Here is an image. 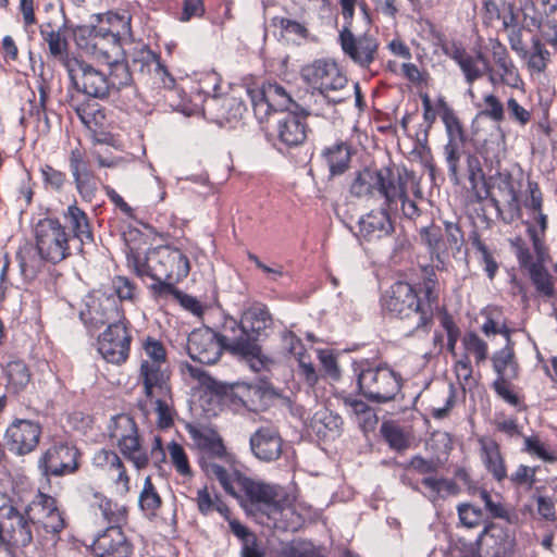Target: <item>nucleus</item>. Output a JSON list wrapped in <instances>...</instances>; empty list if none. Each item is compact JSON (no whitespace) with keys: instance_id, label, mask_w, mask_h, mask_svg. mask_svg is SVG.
<instances>
[{"instance_id":"nucleus-1","label":"nucleus","mask_w":557,"mask_h":557,"mask_svg":"<svg viewBox=\"0 0 557 557\" xmlns=\"http://www.w3.org/2000/svg\"><path fill=\"white\" fill-rule=\"evenodd\" d=\"M131 17L108 13L99 25L81 26L75 33L78 47L101 63H112L122 58L120 38L131 36Z\"/></svg>"},{"instance_id":"nucleus-2","label":"nucleus","mask_w":557,"mask_h":557,"mask_svg":"<svg viewBox=\"0 0 557 557\" xmlns=\"http://www.w3.org/2000/svg\"><path fill=\"white\" fill-rule=\"evenodd\" d=\"M428 301L422 302L413 287L406 282H396L382 297V308L392 315L407 321L411 330L425 327L432 320L431 286L426 285Z\"/></svg>"},{"instance_id":"nucleus-3","label":"nucleus","mask_w":557,"mask_h":557,"mask_svg":"<svg viewBox=\"0 0 557 557\" xmlns=\"http://www.w3.org/2000/svg\"><path fill=\"white\" fill-rule=\"evenodd\" d=\"M128 264L138 276H147L151 280L182 281L190 270V263L178 248L159 246L147 251L141 257L132 255Z\"/></svg>"},{"instance_id":"nucleus-4","label":"nucleus","mask_w":557,"mask_h":557,"mask_svg":"<svg viewBox=\"0 0 557 557\" xmlns=\"http://www.w3.org/2000/svg\"><path fill=\"white\" fill-rule=\"evenodd\" d=\"M301 76L307 84L333 103H339L349 97L348 79L333 60H314L302 67Z\"/></svg>"},{"instance_id":"nucleus-5","label":"nucleus","mask_w":557,"mask_h":557,"mask_svg":"<svg viewBox=\"0 0 557 557\" xmlns=\"http://www.w3.org/2000/svg\"><path fill=\"white\" fill-rule=\"evenodd\" d=\"M109 437L124 458L138 470L148 466L149 455L143 445L135 420L128 414L113 417L108 425Z\"/></svg>"},{"instance_id":"nucleus-6","label":"nucleus","mask_w":557,"mask_h":557,"mask_svg":"<svg viewBox=\"0 0 557 557\" xmlns=\"http://www.w3.org/2000/svg\"><path fill=\"white\" fill-rule=\"evenodd\" d=\"M358 385L367 399L384 404L400 392L401 377L386 366L368 367L358 374Z\"/></svg>"},{"instance_id":"nucleus-7","label":"nucleus","mask_w":557,"mask_h":557,"mask_svg":"<svg viewBox=\"0 0 557 557\" xmlns=\"http://www.w3.org/2000/svg\"><path fill=\"white\" fill-rule=\"evenodd\" d=\"M34 236L41 259L58 263L70 256L69 235L59 220H39L34 227Z\"/></svg>"},{"instance_id":"nucleus-8","label":"nucleus","mask_w":557,"mask_h":557,"mask_svg":"<svg viewBox=\"0 0 557 557\" xmlns=\"http://www.w3.org/2000/svg\"><path fill=\"white\" fill-rule=\"evenodd\" d=\"M356 0H341L342 14L346 20V25L339 33V42L343 51L354 62L361 66H369L375 59L379 44L370 35L355 37L350 30L354 16Z\"/></svg>"},{"instance_id":"nucleus-9","label":"nucleus","mask_w":557,"mask_h":557,"mask_svg":"<svg viewBox=\"0 0 557 557\" xmlns=\"http://www.w3.org/2000/svg\"><path fill=\"white\" fill-rule=\"evenodd\" d=\"M247 96L259 121L267 119L271 110L286 113L300 111L290 94L276 83H268L260 88H248Z\"/></svg>"},{"instance_id":"nucleus-10","label":"nucleus","mask_w":557,"mask_h":557,"mask_svg":"<svg viewBox=\"0 0 557 557\" xmlns=\"http://www.w3.org/2000/svg\"><path fill=\"white\" fill-rule=\"evenodd\" d=\"M64 66L73 86L90 97L103 99L110 95L107 74L77 58L65 59Z\"/></svg>"},{"instance_id":"nucleus-11","label":"nucleus","mask_w":557,"mask_h":557,"mask_svg":"<svg viewBox=\"0 0 557 557\" xmlns=\"http://www.w3.org/2000/svg\"><path fill=\"white\" fill-rule=\"evenodd\" d=\"M520 182L508 173H498L493 177L492 200L499 212L502 220L512 223L522 216L519 200Z\"/></svg>"},{"instance_id":"nucleus-12","label":"nucleus","mask_w":557,"mask_h":557,"mask_svg":"<svg viewBox=\"0 0 557 557\" xmlns=\"http://www.w3.org/2000/svg\"><path fill=\"white\" fill-rule=\"evenodd\" d=\"M222 349L230 350L234 355H240L249 358L252 369L258 370L262 366L260 359L261 349L257 343H253L246 335L240 323L230 319L223 324L222 332L218 333Z\"/></svg>"},{"instance_id":"nucleus-13","label":"nucleus","mask_w":557,"mask_h":557,"mask_svg":"<svg viewBox=\"0 0 557 557\" xmlns=\"http://www.w3.org/2000/svg\"><path fill=\"white\" fill-rule=\"evenodd\" d=\"M530 199L524 202V207L530 211L531 221L525 222L528 234L532 240L533 248L537 258L545 255L543 238L547 230V215L543 212V195L539 184L532 181L528 183Z\"/></svg>"},{"instance_id":"nucleus-14","label":"nucleus","mask_w":557,"mask_h":557,"mask_svg":"<svg viewBox=\"0 0 557 557\" xmlns=\"http://www.w3.org/2000/svg\"><path fill=\"white\" fill-rule=\"evenodd\" d=\"M129 344L126 325L122 321L113 322L98 337V351L108 362L121 364L128 358Z\"/></svg>"},{"instance_id":"nucleus-15","label":"nucleus","mask_w":557,"mask_h":557,"mask_svg":"<svg viewBox=\"0 0 557 557\" xmlns=\"http://www.w3.org/2000/svg\"><path fill=\"white\" fill-rule=\"evenodd\" d=\"M78 451L65 443L49 447L38 461L39 469L46 476H61L75 472L78 468Z\"/></svg>"},{"instance_id":"nucleus-16","label":"nucleus","mask_w":557,"mask_h":557,"mask_svg":"<svg viewBox=\"0 0 557 557\" xmlns=\"http://www.w3.org/2000/svg\"><path fill=\"white\" fill-rule=\"evenodd\" d=\"M41 426L27 419H15L7 429L4 440L10 451L22 456L33 451L40 440Z\"/></svg>"},{"instance_id":"nucleus-17","label":"nucleus","mask_w":557,"mask_h":557,"mask_svg":"<svg viewBox=\"0 0 557 557\" xmlns=\"http://www.w3.org/2000/svg\"><path fill=\"white\" fill-rule=\"evenodd\" d=\"M263 516L260 522L282 531L296 532L304 522V517L296 510V506L289 497H277Z\"/></svg>"},{"instance_id":"nucleus-18","label":"nucleus","mask_w":557,"mask_h":557,"mask_svg":"<svg viewBox=\"0 0 557 557\" xmlns=\"http://www.w3.org/2000/svg\"><path fill=\"white\" fill-rule=\"evenodd\" d=\"M219 335L209 327L194 330L187 338L189 357L203 364L215 363L222 354Z\"/></svg>"},{"instance_id":"nucleus-19","label":"nucleus","mask_w":557,"mask_h":557,"mask_svg":"<svg viewBox=\"0 0 557 557\" xmlns=\"http://www.w3.org/2000/svg\"><path fill=\"white\" fill-rule=\"evenodd\" d=\"M186 430L194 445L200 450L201 466L203 459L214 461V459H226L228 457L222 437L212 428L188 424Z\"/></svg>"},{"instance_id":"nucleus-20","label":"nucleus","mask_w":557,"mask_h":557,"mask_svg":"<svg viewBox=\"0 0 557 557\" xmlns=\"http://www.w3.org/2000/svg\"><path fill=\"white\" fill-rule=\"evenodd\" d=\"M98 557H128L132 547L120 525H110L91 544Z\"/></svg>"},{"instance_id":"nucleus-21","label":"nucleus","mask_w":557,"mask_h":557,"mask_svg":"<svg viewBox=\"0 0 557 557\" xmlns=\"http://www.w3.org/2000/svg\"><path fill=\"white\" fill-rule=\"evenodd\" d=\"M249 443L253 456L261 461H275L282 455L283 440L274 428H259L250 436Z\"/></svg>"},{"instance_id":"nucleus-22","label":"nucleus","mask_w":557,"mask_h":557,"mask_svg":"<svg viewBox=\"0 0 557 557\" xmlns=\"http://www.w3.org/2000/svg\"><path fill=\"white\" fill-rule=\"evenodd\" d=\"M272 395L270 386L264 382L236 383L232 386L230 398L233 405L247 410L257 411L265 405V399Z\"/></svg>"},{"instance_id":"nucleus-23","label":"nucleus","mask_w":557,"mask_h":557,"mask_svg":"<svg viewBox=\"0 0 557 557\" xmlns=\"http://www.w3.org/2000/svg\"><path fill=\"white\" fill-rule=\"evenodd\" d=\"M408 175L398 169L384 168L377 171L376 190L385 199V205L392 209L398 199L407 193Z\"/></svg>"},{"instance_id":"nucleus-24","label":"nucleus","mask_w":557,"mask_h":557,"mask_svg":"<svg viewBox=\"0 0 557 557\" xmlns=\"http://www.w3.org/2000/svg\"><path fill=\"white\" fill-rule=\"evenodd\" d=\"M306 112L304 110L297 112L285 113L277 121V138L287 147H296L307 138L308 126L306 123Z\"/></svg>"},{"instance_id":"nucleus-25","label":"nucleus","mask_w":557,"mask_h":557,"mask_svg":"<svg viewBox=\"0 0 557 557\" xmlns=\"http://www.w3.org/2000/svg\"><path fill=\"white\" fill-rule=\"evenodd\" d=\"M169 379L166 364L141 362L139 382L147 397L153 399L157 395H169L171 392Z\"/></svg>"},{"instance_id":"nucleus-26","label":"nucleus","mask_w":557,"mask_h":557,"mask_svg":"<svg viewBox=\"0 0 557 557\" xmlns=\"http://www.w3.org/2000/svg\"><path fill=\"white\" fill-rule=\"evenodd\" d=\"M393 231L394 226L386 209L370 211L359 220L360 236L368 242L387 237Z\"/></svg>"},{"instance_id":"nucleus-27","label":"nucleus","mask_w":557,"mask_h":557,"mask_svg":"<svg viewBox=\"0 0 557 557\" xmlns=\"http://www.w3.org/2000/svg\"><path fill=\"white\" fill-rule=\"evenodd\" d=\"M450 58L458 64L469 85L492 70L490 61L481 52L472 54L465 49H455Z\"/></svg>"},{"instance_id":"nucleus-28","label":"nucleus","mask_w":557,"mask_h":557,"mask_svg":"<svg viewBox=\"0 0 557 557\" xmlns=\"http://www.w3.org/2000/svg\"><path fill=\"white\" fill-rule=\"evenodd\" d=\"M238 495L244 493L245 496L261 511V516L269 509V505L273 504L278 495L274 492L273 487L256 482L247 476L237 479Z\"/></svg>"},{"instance_id":"nucleus-29","label":"nucleus","mask_w":557,"mask_h":557,"mask_svg":"<svg viewBox=\"0 0 557 557\" xmlns=\"http://www.w3.org/2000/svg\"><path fill=\"white\" fill-rule=\"evenodd\" d=\"M272 320L265 306L256 304L244 311L240 325L246 335L253 343L265 335L267 329L271 325Z\"/></svg>"},{"instance_id":"nucleus-30","label":"nucleus","mask_w":557,"mask_h":557,"mask_svg":"<svg viewBox=\"0 0 557 557\" xmlns=\"http://www.w3.org/2000/svg\"><path fill=\"white\" fill-rule=\"evenodd\" d=\"M479 443L481 447V458L488 472H491L497 481L504 480L507 476V471L498 444L490 437H482L479 440Z\"/></svg>"},{"instance_id":"nucleus-31","label":"nucleus","mask_w":557,"mask_h":557,"mask_svg":"<svg viewBox=\"0 0 557 557\" xmlns=\"http://www.w3.org/2000/svg\"><path fill=\"white\" fill-rule=\"evenodd\" d=\"M63 218L73 236L82 244L92 242V231L87 214L82 209L76 205H71L64 211Z\"/></svg>"},{"instance_id":"nucleus-32","label":"nucleus","mask_w":557,"mask_h":557,"mask_svg":"<svg viewBox=\"0 0 557 557\" xmlns=\"http://www.w3.org/2000/svg\"><path fill=\"white\" fill-rule=\"evenodd\" d=\"M107 466L106 473L111 480L114 491L117 495L125 496L129 490V476L121 458L111 451H103Z\"/></svg>"},{"instance_id":"nucleus-33","label":"nucleus","mask_w":557,"mask_h":557,"mask_svg":"<svg viewBox=\"0 0 557 557\" xmlns=\"http://www.w3.org/2000/svg\"><path fill=\"white\" fill-rule=\"evenodd\" d=\"M492 363L497 377H518L519 366L516 361L512 341L505 343L502 349L493 354Z\"/></svg>"},{"instance_id":"nucleus-34","label":"nucleus","mask_w":557,"mask_h":557,"mask_svg":"<svg viewBox=\"0 0 557 557\" xmlns=\"http://www.w3.org/2000/svg\"><path fill=\"white\" fill-rule=\"evenodd\" d=\"M438 114L444 123L447 143L466 144L463 126L453 108L444 100L437 102Z\"/></svg>"},{"instance_id":"nucleus-35","label":"nucleus","mask_w":557,"mask_h":557,"mask_svg":"<svg viewBox=\"0 0 557 557\" xmlns=\"http://www.w3.org/2000/svg\"><path fill=\"white\" fill-rule=\"evenodd\" d=\"M202 470L209 478L219 481L227 494L235 498H239L237 479L244 476L242 473L237 471L230 473L226 469L216 462L205 459L202 460Z\"/></svg>"},{"instance_id":"nucleus-36","label":"nucleus","mask_w":557,"mask_h":557,"mask_svg":"<svg viewBox=\"0 0 557 557\" xmlns=\"http://www.w3.org/2000/svg\"><path fill=\"white\" fill-rule=\"evenodd\" d=\"M310 426L318 435L337 436L341 434L343 420L329 409L321 408L310 419Z\"/></svg>"},{"instance_id":"nucleus-37","label":"nucleus","mask_w":557,"mask_h":557,"mask_svg":"<svg viewBox=\"0 0 557 557\" xmlns=\"http://www.w3.org/2000/svg\"><path fill=\"white\" fill-rule=\"evenodd\" d=\"M55 507L57 502L53 497L44 493H38L26 507V513L33 523V529L37 530L39 527H42Z\"/></svg>"},{"instance_id":"nucleus-38","label":"nucleus","mask_w":557,"mask_h":557,"mask_svg":"<svg viewBox=\"0 0 557 557\" xmlns=\"http://www.w3.org/2000/svg\"><path fill=\"white\" fill-rule=\"evenodd\" d=\"M323 157L326 161L331 174L333 176L339 175L343 174L349 166L350 150L348 146L343 143L335 144L324 150Z\"/></svg>"},{"instance_id":"nucleus-39","label":"nucleus","mask_w":557,"mask_h":557,"mask_svg":"<svg viewBox=\"0 0 557 557\" xmlns=\"http://www.w3.org/2000/svg\"><path fill=\"white\" fill-rule=\"evenodd\" d=\"M159 60V57L146 46L134 48L126 57L132 71L141 75L151 74L152 67Z\"/></svg>"},{"instance_id":"nucleus-40","label":"nucleus","mask_w":557,"mask_h":557,"mask_svg":"<svg viewBox=\"0 0 557 557\" xmlns=\"http://www.w3.org/2000/svg\"><path fill=\"white\" fill-rule=\"evenodd\" d=\"M543 257L537 262L528 267L529 276L535 286L536 292L544 297H553L555 294L553 276L548 270L542 264Z\"/></svg>"},{"instance_id":"nucleus-41","label":"nucleus","mask_w":557,"mask_h":557,"mask_svg":"<svg viewBox=\"0 0 557 557\" xmlns=\"http://www.w3.org/2000/svg\"><path fill=\"white\" fill-rule=\"evenodd\" d=\"M40 35L47 42L49 52L64 64L65 59H72L66 54L67 41L61 29H54L50 24L44 25Z\"/></svg>"},{"instance_id":"nucleus-42","label":"nucleus","mask_w":557,"mask_h":557,"mask_svg":"<svg viewBox=\"0 0 557 557\" xmlns=\"http://www.w3.org/2000/svg\"><path fill=\"white\" fill-rule=\"evenodd\" d=\"M419 235L421 243L426 246L431 256H435L437 260H441V257L447 251L441 227L432 223L421 227Z\"/></svg>"},{"instance_id":"nucleus-43","label":"nucleus","mask_w":557,"mask_h":557,"mask_svg":"<svg viewBox=\"0 0 557 557\" xmlns=\"http://www.w3.org/2000/svg\"><path fill=\"white\" fill-rule=\"evenodd\" d=\"M5 375L8 386L14 391H23L30 382V372L27 366L22 360H13L7 364Z\"/></svg>"},{"instance_id":"nucleus-44","label":"nucleus","mask_w":557,"mask_h":557,"mask_svg":"<svg viewBox=\"0 0 557 557\" xmlns=\"http://www.w3.org/2000/svg\"><path fill=\"white\" fill-rule=\"evenodd\" d=\"M196 502L198 509L202 515H209L213 511H218L223 518L230 519L228 507L216 494L210 493L207 487L198 490Z\"/></svg>"},{"instance_id":"nucleus-45","label":"nucleus","mask_w":557,"mask_h":557,"mask_svg":"<svg viewBox=\"0 0 557 557\" xmlns=\"http://www.w3.org/2000/svg\"><path fill=\"white\" fill-rule=\"evenodd\" d=\"M462 346L465 349L463 356L468 358L473 356L478 366L487 359L488 346L478 334L473 332L467 333L462 338Z\"/></svg>"},{"instance_id":"nucleus-46","label":"nucleus","mask_w":557,"mask_h":557,"mask_svg":"<svg viewBox=\"0 0 557 557\" xmlns=\"http://www.w3.org/2000/svg\"><path fill=\"white\" fill-rule=\"evenodd\" d=\"M88 308L89 320L95 325L109 322L114 313H116L115 302L110 298L94 300L92 305H89Z\"/></svg>"},{"instance_id":"nucleus-47","label":"nucleus","mask_w":557,"mask_h":557,"mask_svg":"<svg viewBox=\"0 0 557 557\" xmlns=\"http://www.w3.org/2000/svg\"><path fill=\"white\" fill-rule=\"evenodd\" d=\"M272 24L281 29L283 36L293 41H300L309 36L308 28L302 23L295 20L274 17Z\"/></svg>"},{"instance_id":"nucleus-48","label":"nucleus","mask_w":557,"mask_h":557,"mask_svg":"<svg viewBox=\"0 0 557 557\" xmlns=\"http://www.w3.org/2000/svg\"><path fill=\"white\" fill-rule=\"evenodd\" d=\"M422 484L430 490L432 498L455 496L460 491L455 481L447 479L424 478Z\"/></svg>"},{"instance_id":"nucleus-49","label":"nucleus","mask_w":557,"mask_h":557,"mask_svg":"<svg viewBox=\"0 0 557 557\" xmlns=\"http://www.w3.org/2000/svg\"><path fill=\"white\" fill-rule=\"evenodd\" d=\"M465 144L446 143L444 146V156L448 165L449 177L454 184H459V162L462 157Z\"/></svg>"},{"instance_id":"nucleus-50","label":"nucleus","mask_w":557,"mask_h":557,"mask_svg":"<svg viewBox=\"0 0 557 557\" xmlns=\"http://www.w3.org/2000/svg\"><path fill=\"white\" fill-rule=\"evenodd\" d=\"M110 66V78L109 83L111 85V90L120 89L122 87L128 86L132 82L131 66L128 62L121 61V59L115 60L112 63H106Z\"/></svg>"},{"instance_id":"nucleus-51","label":"nucleus","mask_w":557,"mask_h":557,"mask_svg":"<svg viewBox=\"0 0 557 557\" xmlns=\"http://www.w3.org/2000/svg\"><path fill=\"white\" fill-rule=\"evenodd\" d=\"M377 171L364 170L360 172L350 186V191L357 197H363L376 190Z\"/></svg>"},{"instance_id":"nucleus-52","label":"nucleus","mask_w":557,"mask_h":557,"mask_svg":"<svg viewBox=\"0 0 557 557\" xmlns=\"http://www.w3.org/2000/svg\"><path fill=\"white\" fill-rule=\"evenodd\" d=\"M550 53L545 48L544 44L541 41L540 38L533 37L532 38V51L528 52V66L537 72H543L546 66L547 62L549 61Z\"/></svg>"},{"instance_id":"nucleus-53","label":"nucleus","mask_w":557,"mask_h":557,"mask_svg":"<svg viewBox=\"0 0 557 557\" xmlns=\"http://www.w3.org/2000/svg\"><path fill=\"white\" fill-rule=\"evenodd\" d=\"M98 509L103 519L111 525H120L126 520L127 510L123 505L103 498L98 505Z\"/></svg>"},{"instance_id":"nucleus-54","label":"nucleus","mask_w":557,"mask_h":557,"mask_svg":"<svg viewBox=\"0 0 557 557\" xmlns=\"http://www.w3.org/2000/svg\"><path fill=\"white\" fill-rule=\"evenodd\" d=\"M166 453L175 470L183 476H190L191 469L183 446L174 441L166 445Z\"/></svg>"},{"instance_id":"nucleus-55","label":"nucleus","mask_w":557,"mask_h":557,"mask_svg":"<svg viewBox=\"0 0 557 557\" xmlns=\"http://www.w3.org/2000/svg\"><path fill=\"white\" fill-rule=\"evenodd\" d=\"M138 502L140 508L149 513H153L161 505V498L153 486L150 476H147L144 481V486L139 494Z\"/></svg>"},{"instance_id":"nucleus-56","label":"nucleus","mask_w":557,"mask_h":557,"mask_svg":"<svg viewBox=\"0 0 557 557\" xmlns=\"http://www.w3.org/2000/svg\"><path fill=\"white\" fill-rule=\"evenodd\" d=\"M146 358L141 362L152 364H166V352L161 342L153 337H147L143 342Z\"/></svg>"},{"instance_id":"nucleus-57","label":"nucleus","mask_w":557,"mask_h":557,"mask_svg":"<svg viewBox=\"0 0 557 557\" xmlns=\"http://www.w3.org/2000/svg\"><path fill=\"white\" fill-rule=\"evenodd\" d=\"M345 405L351 409V412L358 419L362 420L359 421L362 428H372L377 422L376 416L374 414L372 409L362 400L347 398L345 399Z\"/></svg>"},{"instance_id":"nucleus-58","label":"nucleus","mask_w":557,"mask_h":557,"mask_svg":"<svg viewBox=\"0 0 557 557\" xmlns=\"http://www.w3.org/2000/svg\"><path fill=\"white\" fill-rule=\"evenodd\" d=\"M381 433L392 448L403 450L408 447V440L397 425L385 422L381 426Z\"/></svg>"},{"instance_id":"nucleus-59","label":"nucleus","mask_w":557,"mask_h":557,"mask_svg":"<svg viewBox=\"0 0 557 557\" xmlns=\"http://www.w3.org/2000/svg\"><path fill=\"white\" fill-rule=\"evenodd\" d=\"M444 226L446 235V240L444 242L446 244L447 250H451L453 255L456 256L461 251L465 243L461 228L457 223L450 221H445Z\"/></svg>"},{"instance_id":"nucleus-60","label":"nucleus","mask_w":557,"mask_h":557,"mask_svg":"<svg viewBox=\"0 0 557 557\" xmlns=\"http://www.w3.org/2000/svg\"><path fill=\"white\" fill-rule=\"evenodd\" d=\"M531 24L536 27L542 38L553 47L557 48V21L554 18H546L542 21L539 17H532Z\"/></svg>"},{"instance_id":"nucleus-61","label":"nucleus","mask_w":557,"mask_h":557,"mask_svg":"<svg viewBox=\"0 0 557 557\" xmlns=\"http://www.w3.org/2000/svg\"><path fill=\"white\" fill-rule=\"evenodd\" d=\"M484 108L481 114L494 122H502L505 119L504 106L500 100L493 94L483 97Z\"/></svg>"},{"instance_id":"nucleus-62","label":"nucleus","mask_w":557,"mask_h":557,"mask_svg":"<svg viewBox=\"0 0 557 557\" xmlns=\"http://www.w3.org/2000/svg\"><path fill=\"white\" fill-rule=\"evenodd\" d=\"M154 399L158 424L162 428L170 426L173 422L171 393L169 395H157Z\"/></svg>"},{"instance_id":"nucleus-63","label":"nucleus","mask_w":557,"mask_h":557,"mask_svg":"<svg viewBox=\"0 0 557 557\" xmlns=\"http://www.w3.org/2000/svg\"><path fill=\"white\" fill-rule=\"evenodd\" d=\"M458 515L461 523L467 528L478 527L484 520V513L482 509L470 504L459 505Z\"/></svg>"},{"instance_id":"nucleus-64","label":"nucleus","mask_w":557,"mask_h":557,"mask_svg":"<svg viewBox=\"0 0 557 557\" xmlns=\"http://www.w3.org/2000/svg\"><path fill=\"white\" fill-rule=\"evenodd\" d=\"M76 113L82 123L91 131L101 126L104 120V113L95 107H78Z\"/></svg>"}]
</instances>
